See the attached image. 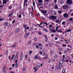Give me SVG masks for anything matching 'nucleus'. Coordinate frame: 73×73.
Listing matches in <instances>:
<instances>
[{
  "mask_svg": "<svg viewBox=\"0 0 73 73\" xmlns=\"http://www.w3.org/2000/svg\"><path fill=\"white\" fill-rule=\"evenodd\" d=\"M72 0H67L66 3L67 4H72Z\"/></svg>",
  "mask_w": 73,
  "mask_h": 73,
  "instance_id": "obj_1",
  "label": "nucleus"
},
{
  "mask_svg": "<svg viewBox=\"0 0 73 73\" xmlns=\"http://www.w3.org/2000/svg\"><path fill=\"white\" fill-rule=\"evenodd\" d=\"M50 18L52 20H56L57 19V17L54 16V15H52L50 17Z\"/></svg>",
  "mask_w": 73,
  "mask_h": 73,
  "instance_id": "obj_2",
  "label": "nucleus"
},
{
  "mask_svg": "<svg viewBox=\"0 0 73 73\" xmlns=\"http://www.w3.org/2000/svg\"><path fill=\"white\" fill-rule=\"evenodd\" d=\"M38 45L39 49H42V44H39Z\"/></svg>",
  "mask_w": 73,
  "mask_h": 73,
  "instance_id": "obj_3",
  "label": "nucleus"
},
{
  "mask_svg": "<svg viewBox=\"0 0 73 73\" xmlns=\"http://www.w3.org/2000/svg\"><path fill=\"white\" fill-rule=\"evenodd\" d=\"M68 7H69V6L68 5H65L63 6V8L64 9H67Z\"/></svg>",
  "mask_w": 73,
  "mask_h": 73,
  "instance_id": "obj_4",
  "label": "nucleus"
},
{
  "mask_svg": "<svg viewBox=\"0 0 73 73\" xmlns=\"http://www.w3.org/2000/svg\"><path fill=\"white\" fill-rule=\"evenodd\" d=\"M29 35V33H26L25 36V38H27Z\"/></svg>",
  "mask_w": 73,
  "mask_h": 73,
  "instance_id": "obj_5",
  "label": "nucleus"
},
{
  "mask_svg": "<svg viewBox=\"0 0 73 73\" xmlns=\"http://www.w3.org/2000/svg\"><path fill=\"white\" fill-rule=\"evenodd\" d=\"M63 16L64 17H68V14L67 13H64L63 14Z\"/></svg>",
  "mask_w": 73,
  "mask_h": 73,
  "instance_id": "obj_6",
  "label": "nucleus"
},
{
  "mask_svg": "<svg viewBox=\"0 0 73 73\" xmlns=\"http://www.w3.org/2000/svg\"><path fill=\"white\" fill-rule=\"evenodd\" d=\"M49 0H45L44 1V3L47 4V5H48L49 3Z\"/></svg>",
  "mask_w": 73,
  "mask_h": 73,
  "instance_id": "obj_7",
  "label": "nucleus"
},
{
  "mask_svg": "<svg viewBox=\"0 0 73 73\" xmlns=\"http://www.w3.org/2000/svg\"><path fill=\"white\" fill-rule=\"evenodd\" d=\"M23 57H24L23 54V53L21 54V55L20 57V60L21 61H22V60H23Z\"/></svg>",
  "mask_w": 73,
  "mask_h": 73,
  "instance_id": "obj_8",
  "label": "nucleus"
},
{
  "mask_svg": "<svg viewBox=\"0 0 73 73\" xmlns=\"http://www.w3.org/2000/svg\"><path fill=\"white\" fill-rule=\"evenodd\" d=\"M26 2H28V0H25V1L24 3V7H25V5L26 4Z\"/></svg>",
  "mask_w": 73,
  "mask_h": 73,
  "instance_id": "obj_9",
  "label": "nucleus"
},
{
  "mask_svg": "<svg viewBox=\"0 0 73 73\" xmlns=\"http://www.w3.org/2000/svg\"><path fill=\"white\" fill-rule=\"evenodd\" d=\"M7 68V66L6 65H5L3 68V71H5V69H6V68Z\"/></svg>",
  "mask_w": 73,
  "mask_h": 73,
  "instance_id": "obj_10",
  "label": "nucleus"
},
{
  "mask_svg": "<svg viewBox=\"0 0 73 73\" xmlns=\"http://www.w3.org/2000/svg\"><path fill=\"white\" fill-rule=\"evenodd\" d=\"M42 12L43 13H47V11L42 10Z\"/></svg>",
  "mask_w": 73,
  "mask_h": 73,
  "instance_id": "obj_11",
  "label": "nucleus"
},
{
  "mask_svg": "<svg viewBox=\"0 0 73 73\" xmlns=\"http://www.w3.org/2000/svg\"><path fill=\"white\" fill-rule=\"evenodd\" d=\"M65 70H66V68H64L62 70V72L63 73H65Z\"/></svg>",
  "mask_w": 73,
  "mask_h": 73,
  "instance_id": "obj_12",
  "label": "nucleus"
},
{
  "mask_svg": "<svg viewBox=\"0 0 73 73\" xmlns=\"http://www.w3.org/2000/svg\"><path fill=\"white\" fill-rule=\"evenodd\" d=\"M7 3V1H5V0H3V4H6Z\"/></svg>",
  "mask_w": 73,
  "mask_h": 73,
  "instance_id": "obj_13",
  "label": "nucleus"
},
{
  "mask_svg": "<svg viewBox=\"0 0 73 73\" xmlns=\"http://www.w3.org/2000/svg\"><path fill=\"white\" fill-rule=\"evenodd\" d=\"M54 8L55 9H58V5H55Z\"/></svg>",
  "mask_w": 73,
  "mask_h": 73,
  "instance_id": "obj_14",
  "label": "nucleus"
},
{
  "mask_svg": "<svg viewBox=\"0 0 73 73\" xmlns=\"http://www.w3.org/2000/svg\"><path fill=\"white\" fill-rule=\"evenodd\" d=\"M56 23H58V24H59L60 23V21L59 20H57L56 21Z\"/></svg>",
  "mask_w": 73,
  "mask_h": 73,
  "instance_id": "obj_15",
  "label": "nucleus"
},
{
  "mask_svg": "<svg viewBox=\"0 0 73 73\" xmlns=\"http://www.w3.org/2000/svg\"><path fill=\"white\" fill-rule=\"evenodd\" d=\"M56 69H58L60 68V67L59 66L57 65L56 67Z\"/></svg>",
  "mask_w": 73,
  "mask_h": 73,
  "instance_id": "obj_16",
  "label": "nucleus"
},
{
  "mask_svg": "<svg viewBox=\"0 0 73 73\" xmlns=\"http://www.w3.org/2000/svg\"><path fill=\"white\" fill-rule=\"evenodd\" d=\"M59 66L60 68H62V65L61 64H59Z\"/></svg>",
  "mask_w": 73,
  "mask_h": 73,
  "instance_id": "obj_17",
  "label": "nucleus"
},
{
  "mask_svg": "<svg viewBox=\"0 0 73 73\" xmlns=\"http://www.w3.org/2000/svg\"><path fill=\"white\" fill-rule=\"evenodd\" d=\"M8 23L7 22H5L4 23V25L5 26H6V27H7V26L8 25Z\"/></svg>",
  "mask_w": 73,
  "mask_h": 73,
  "instance_id": "obj_18",
  "label": "nucleus"
},
{
  "mask_svg": "<svg viewBox=\"0 0 73 73\" xmlns=\"http://www.w3.org/2000/svg\"><path fill=\"white\" fill-rule=\"evenodd\" d=\"M62 25H65V24H66V23L65 21H64L62 22Z\"/></svg>",
  "mask_w": 73,
  "mask_h": 73,
  "instance_id": "obj_19",
  "label": "nucleus"
},
{
  "mask_svg": "<svg viewBox=\"0 0 73 73\" xmlns=\"http://www.w3.org/2000/svg\"><path fill=\"white\" fill-rule=\"evenodd\" d=\"M38 1L39 3H42V0H38Z\"/></svg>",
  "mask_w": 73,
  "mask_h": 73,
  "instance_id": "obj_20",
  "label": "nucleus"
},
{
  "mask_svg": "<svg viewBox=\"0 0 73 73\" xmlns=\"http://www.w3.org/2000/svg\"><path fill=\"white\" fill-rule=\"evenodd\" d=\"M1 17L0 16V21H3V20H4V18H1Z\"/></svg>",
  "mask_w": 73,
  "mask_h": 73,
  "instance_id": "obj_21",
  "label": "nucleus"
},
{
  "mask_svg": "<svg viewBox=\"0 0 73 73\" xmlns=\"http://www.w3.org/2000/svg\"><path fill=\"white\" fill-rule=\"evenodd\" d=\"M72 31V30L71 29H68L66 33L67 32H70Z\"/></svg>",
  "mask_w": 73,
  "mask_h": 73,
  "instance_id": "obj_22",
  "label": "nucleus"
},
{
  "mask_svg": "<svg viewBox=\"0 0 73 73\" xmlns=\"http://www.w3.org/2000/svg\"><path fill=\"white\" fill-rule=\"evenodd\" d=\"M20 31V29H17L16 31H15V32L16 33H17L18 32H19Z\"/></svg>",
  "mask_w": 73,
  "mask_h": 73,
  "instance_id": "obj_23",
  "label": "nucleus"
},
{
  "mask_svg": "<svg viewBox=\"0 0 73 73\" xmlns=\"http://www.w3.org/2000/svg\"><path fill=\"white\" fill-rule=\"evenodd\" d=\"M23 71H25L26 70V67H23Z\"/></svg>",
  "mask_w": 73,
  "mask_h": 73,
  "instance_id": "obj_24",
  "label": "nucleus"
},
{
  "mask_svg": "<svg viewBox=\"0 0 73 73\" xmlns=\"http://www.w3.org/2000/svg\"><path fill=\"white\" fill-rule=\"evenodd\" d=\"M27 26H28V25H25V24H24L23 25V27L24 28H26V27H27Z\"/></svg>",
  "mask_w": 73,
  "mask_h": 73,
  "instance_id": "obj_25",
  "label": "nucleus"
},
{
  "mask_svg": "<svg viewBox=\"0 0 73 73\" xmlns=\"http://www.w3.org/2000/svg\"><path fill=\"white\" fill-rule=\"evenodd\" d=\"M37 40V37H36L34 38L33 40V41H34L35 42Z\"/></svg>",
  "mask_w": 73,
  "mask_h": 73,
  "instance_id": "obj_26",
  "label": "nucleus"
},
{
  "mask_svg": "<svg viewBox=\"0 0 73 73\" xmlns=\"http://www.w3.org/2000/svg\"><path fill=\"white\" fill-rule=\"evenodd\" d=\"M72 19H73V18L71 17L69 19V21H72Z\"/></svg>",
  "mask_w": 73,
  "mask_h": 73,
  "instance_id": "obj_27",
  "label": "nucleus"
},
{
  "mask_svg": "<svg viewBox=\"0 0 73 73\" xmlns=\"http://www.w3.org/2000/svg\"><path fill=\"white\" fill-rule=\"evenodd\" d=\"M37 58V56L36 55L35 56L34 59L35 60H36Z\"/></svg>",
  "mask_w": 73,
  "mask_h": 73,
  "instance_id": "obj_28",
  "label": "nucleus"
},
{
  "mask_svg": "<svg viewBox=\"0 0 73 73\" xmlns=\"http://www.w3.org/2000/svg\"><path fill=\"white\" fill-rule=\"evenodd\" d=\"M60 64H63V61L62 60H60Z\"/></svg>",
  "mask_w": 73,
  "mask_h": 73,
  "instance_id": "obj_29",
  "label": "nucleus"
},
{
  "mask_svg": "<svg viewBox=\"0 0 73 73\" xmlns=\"http://www.w3.org/2000/svg\"><path fill=\"white\" fill-rule=\"evenodd\" d=\"M12 15H13V14L12 13V14H9V17H11V16H12Z\"/></svg>",
  "mask_w": 73,
  "mask_h": 73,
  "instance_id": "obj_30",
  "label": "nucleus"
},
{
  "mask_svg": "<svg viewBox=\"0 0 73 73\" xmlns=\"http://www.w3.org/2000/svg\"><path fill=\"white\" fill-rule=\"evenodd\" d=\"M58 13H59V14H60V13H62V11H60L58 10Z\"/></svg>",
  "mask_w": 73,
  "mask_h": 73,
  "instance_id": "obj_31",
  "label": "nucleus"
},
{
  "mask_svg": "<svg viewBox=\"0 0 73 73\" xmlns=\"http://www.w3.org/2000/svg\"><path fill=\"white\" fill-rule=\"evenodd\" d=\"M31 41H29L28 44V45H31Z\"/></svg>",
  "mask_w": 73,
  "mask_h": 73,
  "instance_id": "obj_32",
  "label": "nucleus"
},
{
  "mask_svg": "<svg viewBox=\"0 0 73 73\" xmlns=\"http://www.w3.org/2000/svg\"><path fill=\"white\" fill-rule=\"evenodd\" d=\"M52 62H54L55 61L54 58H52Z\"/></svg>",
  "mask_w": 73,
  "mask_h": 73,
  "instance_id": "obj_33",
  "label": "nucleus"
},
{
  "mask_svg": "<svg viewBox=\"0 0 73 73\" xmlns=\"http://www.w3.org/2000/svg\"><path fill=\"white\" fill-rule=\"evenodd\" d=\"M14 45L15 47V46H16L17 45V43H15L14 44Z\"/></svg>",
  "mask_w": 73,
  "mask_h": 73,
  "instance_id": "obj_34",
  "label": "nucleus"
},
{
  "mask_svg": "<svg viewBox=\"0 0 73 73\" xmlns=\"http://www.w3.org/2000/svg\"><path fill=\"white\" fill-rule=\"evenodd\" d=\"M44 37H46V40H48V38H47V36L45 35H44Z\"/></svg>",
  "mask_w": 73,
  "mask_h": 73,
  "instance_id": "obj_35",
  "label": "nucleus"
},
{
  "mask_svg": "<svg viewBox=\"0 0 73 73\" xmlns=\"http://www.w3.org/2000/svg\"><path fill=\"white\" fill-rule=\"evenodd\" d=\"M29 30L30 31H33V29H32V28H31L29 29Z\"/></svg>",
  "mask_w": 73,
  "mask_h": 73,
  "instance_id": "obj_36",
  "label": "nucleus"
},
{
  "mask_svg": "<svg viewBox=\"0 0 73 73\" xmlns=\"http://www.w3.org/2000/svg\"><path fill=\"white\" fill-rule=\"evenodd\" d=\"M42 52L41 51H40V52H39V54H40V55H41L42 54Z\"/></svg>",
  "mask_w": 73,
  "mask_h": 73,
  "instance_id": "obj_37",
  "label": "nucleus"
},
{
  "mask_svg": "<svg viewBox=\"0 0 73 73\" xmlns=\"http://www.w3.org/2000/svg\"><path fill=\"white\" fill-rule=\"evenodd\" d=\"M59 50L60 51H62V48H59Z\"/></svg>",
  "mask_w": 73,
  "mask_h": 73,
  "instance_id": "obj_38",
  "label": "nucleus"
},
{
  "mask_svg": "<svg viewBox=\"0 0 73 73\" xmlns=\"http://www.w3.org/2000/svg\"><path fill=\"white\" fill-rule=\"evenodd\" d=\"M44 31H46V32H48V30L47 29H44Z\"/></svg>",
  "mask_w": 73,
  "mask_h": 73,
  "instance_id": "obj_39",
  "label": "nucleus"
},
{
  "mask_svg": "<svg viewBox=\"0 0 73 73\" xmlns=\"http://www.w3.org/2000/svg\"><path fill=\"white\" fill-rule=\"evenodd\" d=\"M64 53L66 54V53H67V51H66V50H64Z\"/></svg>",
  "mask_w": 73,
  "mask_h": 73,
  "instance_id": "obj_40",
  "label": "nucleus"
},
{
  "mask_svg": "<svg viewBox=\"0 0 73 73\" xmlns=\"http://www.w3.org/2000/svg\"><path fill=\"white\" fill-rule=\"evenodd\" d=\"M18 66V64H16L15 65L16 68H17Z\"/></svg>",
  "mask_w": 73,
  "mask_h": 73,
  "instance_id": "obj_41",
  "label": "nucleus"
},
{
  "mask_svg": "<svg viewBox=\"0 0 73 73\" xmlns=\"http://www.w3.org/2000/svg\"><path fill=\"white\" fill-rule=\"evenodd\" d=\"M15 56V54L13 55V57H12V58H11V60H12V59H13V57Z\"/></svg>",
  "mask_w": 73,
  "mask_h": 73,
  "instance_id": "obj_42",
  "label": "nucleus"
},
{
  "mask_svg": "<svg viewBox=\"0 0 73 73\" xmlns=\"http://www.w3.org/2000/svg\"><path fill=\"white\" fill-rule=\"evenodd\" d=\"M33 6H35V3L33 2Z\"/></svg>",
  "mask_w": 73,
  "mask_h": 73,
  "instance_id": "obj_43",
  "label": "nucleus"
},
{
  "mask_svg": "<svg viewBox=\"0 0 73 73\" xmlns=\"http://www.w3.org/2000/svg\"><path fill=\"white\" fill-rule=\"evenodd\" d=\"M56 43L57 44H60L61 43L58 41L56 42Z\"/></svg>",
  "mask_w": 73,
  "mask_h": 73,
  "instance_id": "obj_44",
  "label": "nucleus"
},
{
  "mask_svg": "<svg viewBox=\"0 0 73 73\" xmlns=\"http://www.w3.org/2000/svg\"><path fill=\"white\" fill-rule=\"evenodd\" d=\"M32 53V51H29V54H31Z\"/></svg>",
  "mask_w": 73,
  "mask_h": 73,
  "instance_id": "obj_45",
  "label": "nucleus"
},
{
  "mask_svg": "<svg viewBox=\"0 0 73 73\" xmlns=\"http://www.w3.org/2000/svg\"><path fill=\"white\" fill-rule=\"evenodd\" d=\"M65 62H68L69 61V60H64Z\"/></svg>",
  "mask_w": 73,
  "mask_h": 73,
  "instance_id": "obj_46",
  "label": "nucleus"
},
{
  "mask_svg": "<svg viewBox=\"0 0 73 73\" xmlns=\"http://www.w3.org/2000/svg\"><path fill=\"white\" fill-rule=\"evenodd\" d=\"M14 47H15V46L14 45V44L13 45H12L11 46V48H14Z\"/></svg>",
  "mask_w": 73,
  "mask_h": 73,
  "instance_id": "obj_47",
  "label": "nucleus"
},
{
  "mask_svg": "<svg viewBox=\"0 0 73 73\" xmlns=\"http://www.w3.org/2000/svg\"><path fill=\"white\" fill-rule=\"evenodd\" d=\"M52 32H54V33H56V31H55V30H52Z\"/></svg>",
  "mask_w": 73,
  "mask_h": 73,
  "instance_id": "obj_48",
  "label": "nucleus"
},
{
  "mask_svg": "<svg viewBox=\"0 0 73 73\" xmlns=\"http://www.w3.org/2000/svg\"><path fill=\"white\" fill-rule=\"evenodd\" d=\"M51 62V60L50 59H49L48 60V63H49Z\"/></svg>",
  "mask_w": 73,
  "mask_h": 73,
  "instance_id": "obj_49",
  "label": "nucleus"
},
{
  "mask_svg": "<svg viewBox=\"0 0 73 73\" xmlns=\"http://www.w3.org/2000/svg\"><path fill=\"white\" fill-rule=\"evenodd\" d=\"M62 46H66V44H63L62 45Z\"/></svg>",
  "mask_w": 73,
  "mask_h": 73,
  "instance_id": "obj_50",
  "label": "nucleus"
},
{
  "mask_svg": "<svg viewBox=\"0 0 73 73\" xmlns=\"http://www.w3.org/2000/svg\"><path fill=\"white\" fill-rule=\"evenodd\" d=\"M38 34H39V35H41V33H40V32H38Z\"/></svg>",
  "mask_w": 73,
  "mask_h": 73,
  "instance_id": "obj_51",
  "label": "nucleus"
},
{
  "mask_svg": "<svg viewBox=\"0 0 73 73\" xmlns=\"http://www.w3.org/2000/svg\"><path fill=\"white\" fill-rule=\"evenodd\" d=\"M8 51H7L6 52V53L5 54V55H7V54H8Z\"/></svg>",
  "mask_w": 73,
  "mask_h": 73,
  "instance_id": "obj_52",
  "label": "nucleus"
},
{
  "mask_svg": "<svg viewBox=\"0 0 73 73\" xmlns=\"http://www.w3.org/2000/svg\"><path fill=\"white\" fill-rule=\"evenodd\" d=\"M21 15H19V18H21Z\"/></svg>",
  "mask_w": 73,
  "mask_h": 73,
  "instance_id": "obj_53",
  "label": "nucleus"
},
{
  "mask_svg": "<svg viewBox=\"0 0 73 73\" xmlns=\"http://www.w3.org/2000/svg\"><path fill=\"white\" fill-rule=\"evenodd\" d=\"M57 55H55V58H57Z\"/></svg>",
  "mask_w": 73,
  "mask_h": 73,
  "instance_id": "obj_54",
  "label": "nucleus"
},
{
  "mask_svg": "<svg viewBox=\"0 0 73 73\" xmlns=\"http://www.w3.org/2000/svg\"><path fill=\"white\" fill-rule=\"evenodd\" d=\"M44 23V24H46V25H48V24L46 23Z\"/></svg>",
  "mask_w": 73,
  "mask_h": 73,
  "instance_id": "obj_55",
  "label": "nucleus"
},
{
  "mask_svg": "<svg viewBox=\"0 0 73 73\" xmlns=\"http://www.w3.org/2000/svg\"><path fill=\"white\" fill-rule=\"evenodd\" d=\"M27 57H28V56L27 55H26V57H25L26 59H27Z\"/></svg>",
  "mask_w": 73,
  "mask_h": 73,
  "instance_id": "obj_56",
  "label": "nucleus"
},
{
  "mask_svg": "<svg viewBox=\"0 0 73 73\" xmlns=\"http://www.w3.org/2000/svg\"><path fill=\"white\" fill-rule=\"evenodd\" d=\"M15 23V20H14L12 22V23L13 24V23Z\"/></svg>",
  "mask_w": 73,
  "mask_h": 73,
  "instance_id": "obj_57",
  "label": "nucleus"
},
{
  "mask_svg": "<svg viewBox=\"0 0 73 73\" xmlns=\"http://www.w3.org/2000/svg\"><path fill=\"white\" fill-rule=\"evenodd\" d=\"M43 51L44 52H46V50L45 49H43Z\"/></svg>",
  "mask_w": 73,
  "mask_h": 73,
  "instance_id": "obj_58",
  "label": "nucleus"
},
{
  "mask_svg": "<svg viewBox=\"0 0 73 73\" xmlns=\"http://www.w3.org/2000/svg\"><path fill=\"white\" fill-rule=\"evenodd\" d=\"M28 61L29 62L31 61V59L30 58H29L28 60Z\"/></svg>",
  "mask_w": 73,
  "mask_h": 73,
  "instance_id": "obj_59",
  "label": "nucleus"
},
{
  "mask_svg": "<svg viewBox=\"0 0 73 73\" xmlns=\"http://www.w3.org/2000/svg\"><path fill=\"white\" fill-rule=\"evenodd\" d=\"M45 56V53H43V56Z\"/></svg>",
  "mask_w": 73,
  "mask_h": 73,
  "instance_id": "obj_60",
  "label": "nucleus"
},
{
  "mask_svg": "<svg viewBox=\"0 0 73 73\" xmlns=\"http://www.w3.org/2000/svg\"><path fill=\"white\" fill-rule=\"evenodd\" d=\"M26 29H29V27H27V28H26Z\"/></svg>",
  "mask_w": 73,
  "mask_h": 73,
  "instance_id": "obj_61",
  "label": "nucleus"
},
{
  "mask_svg": "<svg viewBox=\"0 0 73 73\" xmlns=\"http://www.w3.org/2000/svg\"><path fill=\"white\" fill-rule=\"evenodd\" d=\"M58 32H62V31H58Z\"/></svg>",
  "mask_w": 73,
  "mask_h": 73,
  "instance_id": "obj_62",
  "label": "nucleus"
},
{
  "mask_svg": "<svg viewBox=\"0 0 73 73\" xmlns=\"http://www.w3.org/2000/svg\"><path fill=\"white\" fill-rule=\"evenodd\" d=\"M12 33H11L10 34H9V36H11V35H12Z\"/></svg>",
  "mask_w": 73,
  "mask_h": 73,
  "instance_id": "obj_63",
  "label": "nucleus"
},
{
  "mask_svg": "<svg viewBox=\"0 0 73 73\" xmlns=\"http://www.w3.org/2000/svg\"><path fill=\"white\" fill-rule=\"evenodd\" d=\"M3 73H7V72H5V71H3Z\"/></svg>",
  "mask_w": 73,
  "mask_h": 73,
  "instance_id": "obj_64",
  "label": "nucleus"
}]
</instances>
